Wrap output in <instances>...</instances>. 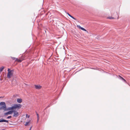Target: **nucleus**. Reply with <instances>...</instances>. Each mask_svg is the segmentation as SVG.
Masks as SVG:
<instances>
[{"mask_svg": "<svg viewBox=\"0 0 130 130\" xmlns=\"http://www.w3.org/2000/svg\"><path fill=\"white\" fill-rule=\"evenodd\" d=\"M8 73L7 77L8 78H10L13 75V74L14 72V70H11L10 69L8 68Z\"/></svg>", "mask_w": 130, "mask_h": 130, "instance_id": "nucleus-1", "label": "nucleus"}, {"mask_svg": "<svg viewBox=\"0 0 130 130\" xmlns=\"http://www.w3.org/2000/svg\"><path fill=\"white\" fill-rule=\"evenodd\" d=\"M0 110L3 109L5 111V108H6V104L4 102H1L0 103Z\"/></svg>", "mask_w": 130, "mask_h": 130, "instance_id": "nucleus-2", "label": "nucleus"}, {"mask_svg": "<svg viewBox=\"0 0 130 130\" xmlns=\"http://www.w3.org/2000/svg\"><path fill=\"white\" fill-rule=\"evenodd\" d=\"M14 110L18 109H20L21 107L22 106L20 104H15L13 106Z\"/></svg>", "mask_w": 130, "mask_h": 130, "instance_id": "nucleus-3", "label": "nucleus"}, {"mask_svg": "<svg viewBox=\"0 0 130 130\" xmlns=\"http://www.w3.org/2000/svg\"><path fill=\"white\" fill-rule=\"evenodd\" d=\"M14 114L13 115V117H16L19 116V114L18 112L17 111H16L15 110H12Z\"/></svg>", "mask_w": 130, "mask_h": 130, "instance_id": "nucleus-4", "label": "nucleus"}, {"mask_svg": "<svg viewBox=\"0 0 130 130\" xmlns=\"http://www.w3.org/2000/svg\"><path fill=\"white\" fill-rule=\"evenodd\" d=\"M11 57L13 60H15V61H17L19 62H21L23 60V59L22 60L18 59L14 57Z\"/></svg>", "mask_w": 130, "mask_h": 130, "instance_id": "nucleus-5", "label": "nucleus"}, {"mask_svg": "<svg viewBox=\"0 0 130 130\" xmlns=\"http://www.w3.org/2000/svg\"><path fill=\"white\" fill-rule=\"evenodd\" d=\"M9 110H13V106H12L11 107H9L8 108H7L6 107V108H5V111H8Z\"/></svg>", "mask_w": 130, "mask_h": 130, "instance_id": "nucleus-6", "label": "nucleus"}, {"mask_svg": "<svg viewBox=\"0 0 130 130\" xmlns=\"http://www.w3.org/2000/svg\"><path fill=\"white\" fill-rule=\"evenodd\" d=\"M12 111V110H10L9 111L6 112L5 113H4V115H7L11 114L13 113V111Z\"/></svg>", "mask_w": 130, "mask_h": 130, "instance_id": "nucleus-7", "label": "nucleus"}, {"mask_svg": "<svg viewBox=\"0 0 130 130\" xmlns=\"http://www.w3.org/2000/svg\"><path fill=\"white\" fill-rule=\"evenodd\" d=\"M8 121L2 118L0 119V122H8Z\"/></svg>", "mask_w": 130, "mask_h": 130, "instance_id": "nucleus-8", "label": "nucleus"}, {"mask_svg": "<svg viewBox=\"0 0 130 130\" xmlns=\"http://www.w3.org/2000/svg\"><path fill=\"white\" fill-rule=\"evenodd\" d=\"M35 88L37 89H40L41 88V87L40 85H35Z\"/></svg>", "mask_w": 130, "mask_h": 130, "instance_id": "nucleus-9", "label": "nucleus"}, {"mask_svg": "<svg viewBox=\"0 0 130 130\" xmlns=\"http://www.w3.org/2000/svg\"><path fill=\"white\" fill-rule=\"evenodd\" d=\"M17 101L18 103H21L22 102V100L21 99L18 98L17 99Z\"/></svg>", "mask_w": 130, "mask_h": 130, "instance_id": "nucleus-10", "label": "nucleus"}, {"mask_svg": "<svg viewBox=\"0 0 130 130\" xmlns=\"http://www.w3.org/2000/svg\"><path fill=\"white\" fill-rule=\"evenodd\" d=\"M36 115L37 116V123L38 122L39 120V115L37 113V112H36Z\"/></svg>", "mask_w": 130, "mask_h": 130, "instance_id": "nucleus-11", "label": "nucleus"}, {"mask_svg": "<svg viewBox=\"0 0 130 130\" xmlns=\"http://www.w3.org/2000/svg\"><path fill=\"white\" fill-rule=\"evenodd\" d=\"M67 14H68V15L69 16H70V17H71V18H73V19L75 20H76V19L75 18H74L73 16H72V15H71L69 13H67Z\"/></svg>", "mask_w": 130, "mask_h": 130, "instance_id": "nucleus-12", "label": "nucleus"}, {"mask_svg": "<svg viewBox=\"0 0 130 130\" xmlns=\"http://www.w3.org/2000/svg\"><path fill=\"white\" fill-rule=\"evenodd\" d=\"M30 121L29 120L28 122H26L25 123V126H27L28 125H29V122H30Z\"/></svg>", "mask_w": 130, "mask_h": 130, "instance_id": "nucleus-13", "label": "nucleus"}, {"mask_svg": "<svg viewBox=\"0 0 130 130\" xmlns=\"http://www.w3.org/2000/svg\"><path fill=\"white\" fill-rule=\"evenodd\" d=\"M4 67L3 66H2V67L1 68H0V71L1 72H2L3 70V69H4Z\"/></svg>", "mask_w": 130, "mask_h": 130, "instance_id": "nucleus-14", "label": "nucleus"}, {"mask_svg": "<svg viewBox=\"0 0 130 130\" xmlns=\"http://www.w3.org/2000/svg\"><path fill=\"white\" fill-rule=\"evenodd\" d=\"M119 76L121 78V79L124 82H126V80L123 78L122 77L120 76Z\"/></svg>", "mask_w": 130, "mask_h": 130, "instance_id": "nucleus-15", "label": "nucleus"}, {"mask_svg": "<svg viewBox=\"0 0 130 130\" xmlns=\"http://www.w3.org/2000/svg\"><path fill=\"white\" fill-rule=\"evenodd\" d=\"M107 18L110 19H114V18H113L112 17H108Z\"/></svg>", "mask_w": 130, "mask_h": 130, "instance_id": "nucleus-16", "label": "nucleus"}, {"mask_svg": "<svg viewBox=\"0 0 130 130\" xmlns=\"http://www.w3.org/2000/svg\"><path fill=\"white\" fill-rule=\"evenodd\" d=\"M81 29H82V30H84L85 31H86V29H85L84 28L82 27V28H81Z\"/></svg>", "mask_w": 130, "mask_h": 130, "instance_id": "nucleus-17", "label": "nucleus"}, {"mask_svg": "<svg viewBox=\"0 0 130 130\" xmlns=\"http://www.w3.org/2000/svg\"><path fill=\"white\" fill-rule=\"evenodd\" d=\"M29 116L27 114L26 115V117H27L28 118H29Z\"/></svg>", "mask_w": 130, "mask_h": 130, "instance_id": "nucleus-18", "label": "nucleus"}, {"mask_svg": "<svg viewBox=\"0 0 130 130\" xmlns=\"http://www.w3.org/2000/svg\"><path fill=\"white\" fill-rule=\"evenodd\" d=\"M77 26L79 28H80L81 29V28L82 27H81L79 25H77Z\"/></svg>", "mask_w": 130, "mask_h": 130, "instance_id": "nucleus-19", "label": "nucleus"}, {"mask_svg": "<svg viewBox=\"0 0 130 130\" xmlns=\"http://www.w3.org/2000/svg\"><path fill=\"white\" fill-rule=\"evenodd\" d=\"M12 117L11 116H8L7 117V119H9L11 118Z\"/></svg>", "mask_w": 130, "mask_h": 130, "instance_id": "nucleus-20", "label": "nucleus"}, {"mask_svg": "<svg viewBox=\"0 0 130 130\" xmlns=\"http://www.w3.org/2000/svg\"><path fill=\"white\" fill-rule=\"evenodd\" d=\"M31 127L30 128L29 130H31Z\"/></svg>", "mask_w": 130, "mask_h": 130, "instance_id": "nucleus-21", "label": "nucleus"}]
</instances>
